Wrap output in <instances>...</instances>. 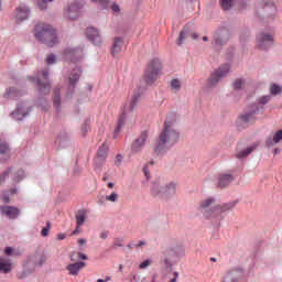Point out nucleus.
I'll list each match as a JSON object with an SVG mask.
<instances>
[{"label":"nucleus","instance_id":"nucleus-1","mask_svg":"<svg viewBox=\"0 0 282 282\" xmlns=\"http://www.w3.org/2000/svg\"><path fill=\"white\" fill-rule=\"evenodd\" d=\"M175 115L171 113L166 117L164 128L159 135V140L154 147V153L162 155L166 153L171 147L180 141V131L175 128Z\"/></svg>","mask_w":282,"mask_h":282},{"label":"nucleus","instance_id":"nucleus-2","mask_svg":"<svg viewBox=\"0 0 282 282\" xmlns=\"http://www.w3.org/2000/svg\"><path fill=\"white\" fill-rule=\"evenodd\" d=\"M34 36L37 41L45 43L48 47H54L58 43V37H56V30L48 24L40 22L35 25Z\"/></svg>","mask_w":282,"mask_h":282},{"label":"nucleus","instance_id":"nucleus-3","mask_svg":"<svg viewBox=\"0 0 282 282\" xmlns=\"http://www.w3.org/2000/svg\"><path fill=\"white\" fill-rule=\"evenodd\" d=\"M153 197H160L161 199H169L177 193V184L175 182H170L165 185L160 183H154L151 188Z\"/></svg>","mask_w":282,"mask_h":282},{"label":"nucleus","instance_id":"nucleus-4","mask_svg":"<svg viewBox=\"0 0 282 282\" xmlns=\"http://www.w3.org/2000/svg\"><path fill=\"white\" fill-rule=\"evenodd\" d=\"M140 100V94H135L124 106H123V112L119 116L117 128L115 129V134L118 135L120 133V130L122 127H124V123L127 122V113L129 111H133L135 109V106L138 105Z\"/></svg>","mask_w":282,"mask_h":282},{"label":"nucleus","instance_id":"nucleus-5","mask_svg":"<svg viewBox=\"0 0 282 282\" xmlns=\"http://www.w3.org/2000/svg\"><path fill=\"white\" fill-rule=\"evenodd\" d=\"M162 69V65L160 64V59H152L144 74V80L147 85H153L155 80H158V74H160V70Z\"/></svg>","mask_w":282,"mask_h":282},{"label":"nucleus","instance_id":"nucleus-6","mask_svg":"<svg viewBox=\"0 0 282 282\" xmlns=\"http://www.w3.org/2000/svg\"><path fill=\"white\" fill-rule=\"evenodd\" d=\"M229 73H230V65L225 64V65L220 66L208 78V80H207L208 87H215V85H217V83H219V80H221V78L228 76Z\"/></svg>","mask_w":282,"mask_h":282},{"label":"nucleus","instance_id":"nucleus-7","mask_svg":"<svg viewBox=\"0 0 282 282\" xmlns=\"http://www.w3.org/2000/svg\"><path fill=\"white\" fill-rule=\"evenodd\" d=\"M237 206V202L226 203L223 205H216L214 206L209 212L205 214L206 217H215L219 218L221 217L223 213H226L228 210H232Z\"/></svg>","mask_w":282,"mask_h":282},{"label":"nucleus","instance_id":"nucleus-8","mask_svg":"<svg viewBox=\"0 0 282 282\" xmlns=\"http://www.w3.org/2000/svg\"><path fill=\"white\" fill-rule=\"evenodd\" d=\"M257 45L259 50H270L274 45V35L269 33H259L257 36Z\"/></svg>","mask_w":282,"mask_h":282},{"label":"nucleus","instance_id":"nucleus-9","mask_svg":"<svg viewBox=\"0 0 282 282\" xmlns=\"http://www.w3.org/2000/svg\"><path fill=\"white\" fill-rule=\"evenodd\" d=\"M148 138H149L148 131L141 132V134L132 142V145H131L132 153H140V151H142V149L144 148V144Z\"/></svg>","mask_w":282,"mask_h":282},{"label":"nucleus","instance_id":"nucleus-10","mask_svg":"<svg viewBox=\"0 0 282 282\" xmlns=\"http://www.w3.org/2000/svg\"><path fill=\"white\" fill-rule=\"evenodd\" d=\"M36 84L40 87V94H50V82L47 80V70H43L36 78Z\"/></svg>","mask_w":282,"mask_h":282},{"label":"nucleus","instance_id":"nucleus-11","mask_svg":"<svg viewBox=\"0 0 282 282\" xmlns=\"http://www.w3.org/2000/svg\"><path fill=\"white\" fill-rule=\"evenodd\" d=\"M87 39L91 41L95 45H100L102 43V37L100 36V33L96 30L94 26H89L86 32Z\"/></svg>","mask_w":282,"mask_h":282},{"label":"nucleus","instance_id":"nucleus-12","mask_svg":"<svg viewBox=\"0 0 282 282\" xmlns=\"http://www.w3.org/2000/svg\"><path fill=\"white\" fill-rule=\"evenodd\" d=\"M228 39H230V31H228V29L219 30L214 36L216 45H224Z\"/></svg>","mask_w":282,"mask_h":282},{"label":"nucleus","instance_id":"nucleus-13","mask_svg":"<svg viewBox=\"0 0 282 282\" xmlns=\"http://www.w3.org/2000/svg\"><path fill=\"white\" fill-rule=\"evenodd\" d=\"M83 50L80 48H67L64 51V58L65 61H78L82 58Z\"/></svg>","mask_w":282,"mask_h":282},{"label":"nucleus","instance_id":"nucleus-14","mask_svg":"<svg viewBox=\"0 0 282 282\" xmlns=\"http://www.w3.org/2000/svg\"><path fill=\"white\" fill-rule=\"evenodd\" d=\"M86 265L87 263L83 261H78L75 263L67 264L66 270L72 276H78V274L80 273V270H83Z\"/></svg>","mask_w":282,"mask_h":282},{"label":"nucleus","instance_id":"nucleus-15","mask_svg":"<svg viewBox=\"0 0 282 282\" xmlns=\"http://www.w3.org/2000/svg\"><path fill=\"white\" fill-rule=\"evenodd\" d=\"M124 47V37L117 36L113 39L112 42V48H111V55L118 56L120 52H122V48Z\"/></svg>","mask_w":282,"mask_h":282},{"label":"nucleus","instance_id":"nucleus-16","mask_svg":"<svg viewBox=\"0 0 282 282\" xmlns=\"http://www.w3.org/2000/svg\"><path fill=\"white\" fill-rule=\"evenodd\" d=\"M80 8H83V4H80L78 2H74L66 10V17L68 19H78V17L80 14Z\"/></svg>","mask_w":282,"mask_h":282},{"label":"nucleus","instance_id":"nucleus-17","mask_svg":"<svg viewBox=\"0 0 282 282\" xmlns=\"http://www.w3.org/2000/svg\"><path fill=\"white\" fill-rule=\"evenodd\" d=\"M107 151H109V148H107V145H105V144H102L98 149L97 155L94 160V162L97 166H99V164H101L102 162H105V160H107Z\"/></svg>","mask_w":282,"mask_h":282},{"label":"nucleus","instance_id":"nucleus-18","mask_svg":"<svg viewBox=\"0 0 282 282\" xmlns=\"http://www.w3.org/2000/svg\"><path fill=\"white\" fill-rule=\"evenodd\" d=\"M2 215L9 217V219H17L19 217V208L12 206L0 207Z\"/></svg>","mask_w":282,"mask_h":282},{"label":"nucleus","instance_id":"nucleus-19","mask_svg":"<svg viewBox=\"0 0 282 282\" xmlns=\"http://www.w3.org/2000/svg\"><path fill=\"white\" fill-rule=\"evenodd\" d=\"M30 17V10L26 7H19L15 11V21L21 23V21H25Z\"/></svg>","mask_w":282,"mask_h":282},{"label":"nucleus","instance_id":"nucleus-20","mask_svg":"<svg viewBox=\"0 0 282 282\" xmlns=\"http://www.w3.org/2000/svg\"><path fill=\"white\" fill-rule=\"evenodd\" d=\"M8 175H11L13 178V182H21L23 177H25V172L23 170H18L17 172L12 171V169H9L4 172V177H8Z\"/></svg>","mask_w":282,"mask_h":282},{"label":"nucleus","instance_id":"nucleus-21","mask_svg":"<svg viewBox=\"0 0 282 282\" xmlns=\"http://www.w3.org/2000/svg\"><path fill=\"white\" fill-rule=\"evenodd\" d=\"M0 272L8 274L12 272V261L8 258H0Z\"/></svg>","mask_w":282,"mask_h":282},{"label":"nucleus","instance_id":"nucleus-22","mask_svg":"<svg viewBox=\"0 0 282 282\" xmlns=\"http://www.w3.org/2000/svg\"><path fill=\"white\" fill-rule=\"evenodd\" d=\"M79 78H80V68L73 69V72L68 77V85H70L72 89L76 87V84L78 83Z\"/></svg>","mask_w":282,"mask_h":282},{"label":"nucleus","instance_id":"nucleus-23","mask_svg":"<svg viewBox=\"0 0 282 282\" xmlns=\"http://www.w3.org/2000/svg\"><path fill=\"white\" fill-rule=\"evenodd\" d=\"M282 140V130H278L274 134L273 138L269 137L265 141L267 147H274V144H279Z\"/></svg>","mask_w":282,"mask_h":282},{"label":"nucleus","instance_id":"nucleus-24","mask_svg":"<svg viewBox=\"0 0 282 282\" xmlns=\"http://www.w3.org/2000/svg\"><path fill=\"white\" fill-rule=\"evenodd\" d=\"M234 177L230 174H220L218 176V186L220 188H226L230 182H232Z\"/></svg>","mask_w":282,"mask_h":282},{"label":"nucleus","instance_id":"nucleus-25","mask_svg":"<svg viewBox=\"0 0 282 282\" xmlns=\"http://www.w3.org/2000/svg\"><path fill=\"white\" fill-rule=\"evenodd\" d=\"M31 259L35 265H43L47 260L44 252H36Z\"/></svg>","mask_w":282,"mask_h":282},{"label":"nucleus","instance_id":"nucleus-26","mask_svg":"<svg viewBox=\"0 0 282 282\" xmlns=\"http://www.w3.org/2000/svg\"><path fill=\"white\" fill-rule=\"evenodd\" d=\"M75 219H76L77 228H80V226H83V224H85L87 219V213L85 210H79L75 215Z\"/></svg>","mask_w":282,"mask_h":282},{"label":"nucleus","instance_id":"nucleus-27","mask_svg":"<svg viewBox=\"0 0 282 282\" xmlns=\"http://www.w3.org/2000/svg\"><path fill=\"white\" fill-rule=\"evenodd\" d=\"M254 112L246 113L240 116V122L241 124H252L254 122Z\"/></svg>","mask_w":282,"mask_h":282},{"label":"nucleus","instance_id":"nucleus-28","mask_svg":"<svg viewBox=\"0 0 282 282\" xmlns=\"http://www.w3.org/2000/svg\"><path fill=\"white\" fill-rule=\"evenodd\" d=\"M254 149H257V144L250 145L246 150L238 152L237 158L239 160H243V158H248V155H250L252 153V151H254Z\"/></svg>","mask_w":282,"mask_h":282},{"label":"nucleus","instance_id":"nucleus-29","mask_svg":"<svg viewBox=\"0 0 282 282\" xmlns=\"http://www.w3.org/2000/svg\"><path fill=\"white\" fill-rule=\"evenodd\" d=\"M28 111H23L22 107H18L17 110L11 113V116L14 118V120H22L25 118V116H28Z\"/></svg>","mask_w":282,"mask_h":282},{"label":"nucleus","instance_id":"nucleus-30","mask_svg":"<svg viewBox=\"0 0 282 282\" xmlns=\"http://www.w3.org/2000/svg\"><path fill=\"white\" fill-rule=\"evenodd\" d=\"M18 96H21V91L17 90L14 87L9 88L6 93L7 98H17Z\"/></svg>","mask_w":282,"mask_h":282},{"label":"nucleus","instance_id":"nucleus-31","mask_svg":"<svg viewBox=\"0 0 282 282\" xmlns=\"http://www.w3.org/2000/svg\"><path fill=\"white\" fill-rule=\"evenodd\" d=\"M213 204H215V198H206L200 202L199 208H202L203 210H206V208H208L209 206H213Z\"/></svg>","mask_w":282,"mask_h":282},{"label":"nucleus","instance_id":"nucleus-32","mask_svg":"<svg viewBox=\"0 0 282 282\" xmlns=\"http://www.w3.org/2000/svg\"><path fill=\"white\" fill-rule=\"evenodd\" d=\"M7 153H10V148L8 143L0 139V155H6Z\"/></svg>","mask_w":282,"mask_h":282},{"label":"nucleus","instance_id":"nucleus-33","mask_svg":"<svg viewBox=\"0 0 282 282\" xmlns=\"http://www.w3.org/2000/svg\"><path fill=\"white\" fill-rule=\"evenodd\" d=\"M171 88L174 89V91H180V89H182V82L180 79H172Z\"/></svg>","mask_w":282,"mask_h":282},{"label":"nucleus","instance_id":"nucleus-34","mask_svg":"<svg viewBox=\"0 0 282 282\" xmlns=\"http://www.w3.org/2000/svg\"><path fill=\"white\" fill-rule=\"evenodd\" d=\"M235 0H220V7L223 10H230Z\"/></svg>","mask_w":282,"mask_h":282},{"label":"nucleus","instance_id":"nucleus-35","mask_svg":"<svg viewBox=\"0 0 282 282\" xmlns=\"http://www.w3.org/2000/svg\"><path fill=\"white\" fill-rule=\"evenodd\" d=\"M53 104L57 109L61 107V94L56 89L54 90Z\"/></svg>","mask_w":282,"mask_h":282},{"label":"nucleus","instance_id":"nucleus-36","mask_svg":"<svg viewBox=\"0 0 282 282\" xmlns=\"http://www.w3.org/2000/svg\"><path fill=\"white\" fill-rule=\"evenodd\" d=\"M270 91H271V94H272L273 96H276V95L281 94L282 88H281V86H279V85H276V84H273V85H271V87H270Z\"/></svg>","mask_w":282,"mask_h":282},{"label":"nucleus","instance_id":"nucleus-37","mask_svg":"<svg viewBox=\"0 0 282 282\" xmlns=\"http://www.w3.org/2000/svg\"><path fill=\"white\" fill-rule=\"evenodd\" d=\"M40 10H47V0H35ZM53 1V0H48Z\"/></svg>","mask_w":282,"mask_h":282},{"label":"nucleus","instance_id":"nucleus-38","mask_svg":"<svg viewBox=\"0 0 282 282\" xmlns=\"http://www.w3.org/2000/svg\"><path fill=\"white\" fill-rule=\"evenodd\" d=\"M46 63L47 65H54L56 63V56L54 54H50L46 57Z\"/></svg>","mask_w":282,"mask_h":282},{"label":"nucleus","instance_id":"nucleus-39","mask_svg":"<svg viewBox=\"0 0 282 282\" xmlns=\"http://www.w3.org/2000/svg\"><path fill=\"white\" fill-rule=\"evenodd\" d=\"M245 82L242 79H236L234 83V88L235 89H241V87H243Z\"/></svg>","mask_w":282,"mask_h":282},{"label":"nucleus","instance_id":"nucleus-40","mask_svg":"<svg viewBox=\"0 0 282 282\" xmlns=\"http://www.w3.org/2000/svg\"><path fill=\"white\" fill-rule=\"evenodd\" d=\"M185 39H186V31H181L178 40H177V45H182V43H184Z\"/></svg>","mask_w":282,"mask_h":282},{"label":"nucleus","instance_id":"nucleus-41","mask_svg":"<svg viewBox=\"0 0 282 282\" xmlns=\"http://www.w3.org/2000/svg\"><path fill=\"white\" fill-rule=\"evenodd\" d=\"M50 228H52V225L47 223V226L42 229V237H47V235H50Z\"/></svg>","mask_w":282,"mask_h":282},{"label":"nucleus","instance_id":"nucleus-42","mask_svg":"<svg viewBox=\"0 0 282 282\" xmlns=\"http://www.w3.org/2000/svg\"><path fill=\"white\" fill-rule=\"evenodd\" d=\"M107 202H118V194L112 193L109 196H106Z\"/></svg>","mask_w":282,"mask_h":282},{"label":"nucleus","instance_id":"nucleus-43","mask_svg":"<svg viewBox=\"0 0 282 282\" xmlns=\"http://www.w3.org/2000/svg\"><path fill=\"white\" fill-rule=\"evenodd\" d=\"M149 265H151V260H144L140 265V270H147V268H149Z\"/></svg>","mask_w":282,"mask_h":282},{"label":"nucleus","instance_id":"nucleus-44","mask_svg":"<svg viewBox=\"0 0 282 282\" xmlns=\"http://www.w3.org/2000/svg\"><path fill=\"white\" fill-rule=\"evenodd\" d=\"M268 102H270V96H264L259 99L260 105H268Z\"/></svg>","mask_w":282,"mask_h":282},{"label":"nucleus","instance_id":"nucleus-45","mask_svg":"<svg viewBox=\"0 0 282 282\" xmlns=\"http://www.w3.org/2000/svg\"><path fill=\"white\" fill-rule=\"evenodd\" d=\"M91 1H97L102 6V8H109V0H91Z\"/></svg>","mask_w":282,"mask_h":282},{"label":"nucleus","instance_id":"nucleus-46","mask_svg":"<svg viewBox=\"0 0 282 282\" xmlns=\"http://www.w3.org/2000/svg\"><path fill=\"white\" fill-rule=\"evenodd\" d=\"M77 259H79V261H87V254L78 252L77 253Z\"/></svg>","mask_w":282,"mask_h":282},{"label":"nucleus","instance_id":"nucleus-47","mask_svg":"<svg viewBox=\"0 0 282 282\" xmlns=\"http://www.w3.org/2000/svg\"><path fill=\"white\" fill-rule=\"evenodd\" d=\"M82 131H83V133H84V135H86L87 134V131H89V123H84L83 126H82Z\"/></svg>","mask_w":282,"mask_h":282},{"label":"nucleus","instance_id":"nucleus-48","mask_svg":"<svg viewBox=\"0 0 282 282\" xmlns=\"http://www.w3.org/2000/svg\"><path fill=\"white\" fill-rule=\"evenodd\" d=\"M223 282H237V280H235V278H232L230 274H228L227 276H225Z\"/></svg>","mask_w":282,"mask_h":282},{"label":"nucleus","instance_id":"nucleus-49","mask_svg":"<svg viewBox=\"0 0 282 282\" xmlns=\"http://www.w3.org/2000/svg\"><path fill=\"white\" fill-rule=\"evenodd\" d=\"M6 254H8V257H11L12 252H14V250L12 249V247H7L4 250Z\"/></svg>","mask_w":282,"mask_h":282},{"label":"nucleus","instance_id":"nucleus-50","mask_svg":"<svg viewBox=\"0 0 282 282\" xmlns=\"http://www.w3.org/2000/svg\"><path fill=\"white\" fill-rule=\"evenodd\" d=\"M111 10L112 12H120V7L118 4H112Z\"/></svg>","mask_w":282,"mask_h":282},{"label":"nucleus","instance_id":"nucleus-51","mask_svg":"<svg viewBox=\"0 0 282 282\" xmlns=\"http://www.w3.org/2000/svg\"><path fill=\"white\" fill-rule=\"evenodd\" d=\"M107 237H109V232L102 231V232L100 234V238H101V239H107Z\"/></svg>","mask_w":282,"mask_h":282},{"label":"nucleus","instance_id":"nucleus-52","mask_svg":"<svg viewBox=\"0 0 282 282\" xmlns=\"http://www.w3.org/2000/svg\"><path fill=\"white\" fill-rule=\"evenodd\" d=\"M143 173H144L145 177H149V165L144 166Z\"/></svg>","mask_w":282,"mask_h":282},{"label":"nucleus","instance_id":"nucleus-53","mask_svg":"<svg viewBox=\"0 0 282 282\" xmlns=\"http://www.w3.org/2000/svg\"><path fill=\"white\" fill-rule=\"evenodd\" d=\"M65 237H67L65 234H58V235H57V239H58L59 241H63V239H65Z\"/></svg>","mask_w":282,"mask_h":282},{"label":"nucleus","instance_id":"nucleus-54","mask_svg":"<svg viewBox=\"0 0 282 282\" xmlns=\"http://www.w3.org/2000/svg\"><path fill=\"white\" fill-rule=\"evenodd\" d=\"M78 243H79V246H85V243H87V240L80 238V239L78 240Z\"/></svg>","mask_w":282,"mask_h":282},{"label":"nucleus","instance_id":"nucleus-55","mask_svg":"<svg viewBox=\"0 0 282 282\" xmlns=\"http://www.w3.org/2000/svg\"><path fill=\"white\" fill-rule=\"evenodd\" d=\"M145 245H147V242L140 240V241L138 242V245H137V248H140V247L145 246Z\"/></svg>","mask_w":282,"mask_h":282},{"label":"nucleus","instance_id":"nucleus-56","mask_svg":"<svg viewBox=\"0 0 282 282\" xmlns=\"http://www.w3.org/2000/svg\"><path fill=\"white\" fill-rule=\"evenodd\" d=\"M9 193H10V195H17V188H11V189L9 191Z\"/></svg>","mask_w":282,"mask_h":282},{"label":"nucleus","instance_id":"nucleus-57","mask_svg":"<svg viewBox=\"0 0 282 282\" xmlns=\"http://www.w3.org/2000/svg\"><path fill=\"white\" fill-rule=\"evenodd\" d=\"M273 153H274V155H278V153H281V149L275 148V149L273 150Z\"/></svg>","mask_w":282,"mask_h":282},{"label":"nucleus","instance_id":"nucleus-58","mask_svg":"<svg viewBox=\"0 0 282 282\" xmlns=\"http://www.w3.org/2000/svg\"><path fill=\"white\" fill-rule=\"evenodd\" d=\"M2 199H3V202H4L6 204H8V202H10V197H8V196H3Z\"/></svg>","mask_w":282,"mask_h":282},{"label":"nucleus","instance_id":"nucleus-59","mask_svg":"<svg viewBox=\"0 0 282 282\" xmlns=\"http://www.w3.org/2000/svg\"><path fill=\"white\" fill-rule=\"evenodd\" d=\"M74 254H76V252H73V253L70 254V261H76V258H74Z\"/></svg>","mask_w":282,"mask_h":282},{"label":"nucleus","instance_id":"nucleus-60","mask_svg":"<svg viewBox=\"0 0 282 282\" xmlns=\"http://www.w3.org/2000/svg\"><path fill=\"white\" fill-rule=\"evenodd\" d=\"M80 227H77L73 232H72V235H78V229H79Z\"/></svg>","mask_w":282,"mask_h":282},{"label":"nucleus","instance_id":"nucleus-61","mask_svg":"<svg viewBox=\"0 0 282 282\" xmlns=\"http://www.w3.org/2000/svg\"><path fill=\"white\" fill-rule=\"evenodd\" d=\"M115 184L113 183H108V188H113Z\"/></svg>","mask_w":282,"mask_h":282},{"label":"nucleus","instance_id":"nucleus-62","mask_svg":"<svg viewBox=\"0 0 282 282\" xmlns=\"http://www.w3.org/2000/svg\"><path fill=\"white\" fill-rule=\"evenodd\" d=\"M115 246L122 247V243H120V242L116 241V242H115Z\"/></svg>","mask_w":282,"mask_h":282},{"label":"nucleus","instance_id":"nucleus-63","mask_svg":"<svg viewBox=\"0 0 282 282\" xmlns=\"http://www.w3.org/2000/svg\"><path fill=\"white\" fill-rule=\"evenodd\" d=\"M97 282H107V280L98 279Z\"/></svg>","mask_w":282,"mask_h":282},{"label":"nucleus","instance_id":"nucleus-64","mask_svg":"<svg viewBox=\"0 0 282 282\" xmlns=\"http://www.w3.org/2000/svg\"><path fill=\"white\" fill-rule=\"evenodd\" d=\"M203 41H208V36H204V37H203Z\"/></svg>","mask_w":282,"mask_h":282}]
</instances>
